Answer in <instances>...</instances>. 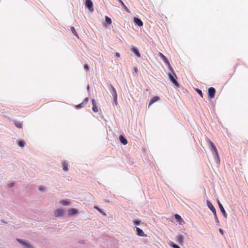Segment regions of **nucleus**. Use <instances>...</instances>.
<instances>
[{"instance_id": "obj_1", "label": "nucleus", "mask_w": 248, "mask_h": 248, "mask_svg": "<svg viewBox=\"0 0 248 248\" xmlns=\"http://www.w3.org/2000/svg\"><path fill=\"white\" fill-rule=\"evenodd\" d=\"M170 72H169L168 74V76L169 77L170 81L177 87L179 86V84L176 78H177L176 75L172 68V70H170Z\"/></svg>"}, {"instance_id": "obj_2", "label": "nucleus", "mask_w": 248, "mask_h": 248, "mask_svg": "<svg viewBox=\"0 0 248 248\" xmlns=\"http://www.w3.org/2000/svg\"><path fill=\"white\" fill-rule=\"evenodd\" d=\"M206 203H207V205L208 207L212 212V213L214 215L216 222L217 223H219V220H218L216 210L215 208L214 207V206H213L212 203L210 201H207Z\"/></svg>"}, {"instance_id": "obj_3", "label": "nucleus", "mask_w": 248, "mask_h": 248, "mask_svg": "<svg viewBox=\"0 0 248 248\" xmlns=\"http://www.w3.org/2000/svg\"><path fill=\"white\" fill-rule=\"evenodd\" d=\"M16 241L22 246L23 248H33V246L28 241L20 238H17Z\"/></svg>"}, {"instance_id": "obj_4", "label": "nucleus", "mask_w": 248, "mask_h": 248, "mask_svg": "<svg viewBox=\"0 0 248 248\" xmlns=\"http://www.w3.org/2000/svg\"><path fill=\"white\" fill-rule=\"evenodd\" d=\"M85 5V7L88 8L90 12H93V3L91 0H86Z\"/></svg>"}, {"instance_id": "obj_5", "label": "nucleus", "mask_w": 248, "mask_h": 248, "mask_svg": "<svg viewBox=\"0 0 248 248\" xmlns=\"http://www.w3.org/2000/svg\"><path fill=\"white\" fill-rule=\"evenodd\" d=\"M108 89L112 95V98H116V97H117V92L113 85L111 84L108 85Z\"/></svg>"}, {"instance_id": "obj_6", "label": "nucleus", "mask_w": 248, "mask_h": 248, "mask_svg": "<svg viewBox=\"0 0 248 248\" xmlns=\"http://www.w3.org/2000/svg\"><path fill=\"white\" fill-rule=\"evenodd\" d=\"M159 55L162 61L165 63L166 65H168L169 69L170 70H172V67L171 66L168 59L161 53H160Z\"/></svg>"}, {"instance_id": "obj_7", "label": "nucleus", "mask_w": 248, "mask_h": 248, "mask_svg": "<svg viewBox=\"0 0 248 248\" xmlns=\"http://www.w3.org/2000/svg\"><path fill=\"white\" fill-rule=\"evenodd\" d=\"M211 152L212 153V154H213V155L214 156L216 163L217 164H218L220 162V160H219V155H218V153L217 150V148L215 149H214V150H212L211 151Z\"/></svg>"}, {"instance_id": "obj_8", "label": "nucleus", "mask_w": 248, "mask_h": 248, "mask_svg": "<svg viewBox=\"0 0 248 248\" xmlns=\"http://www.w3.org/2000/svg\"><path fill=\"white\" fill-rule=\"evenodd\" d=\"M216 90L214 88L210 87L208 89V95L211 98H213L215 97Z\"/></svg>"}, {"instance_id": "obj_9", "label": "nucleus", "mask_w": 248, "mask_h": 248, "mask_svg": "<svg viewBox=\"0 0 248 248\" xmlns=\"http://www.w3.org/2000/svg\"><path fill=\"white\" fill-rule=\"evenodd\" d=\"M54 214L56 217H62L63 214V210L62 209H57L54 211Z\"/></svg>"}, {"instance_id": "obj_10", "label": "nucleus", "mask_w": 248, "mask_h": 248, "mask_svg": "<svg viewBox=\"0 0 248 248\" xmlns=\"http://www.w3.org/2000/svg\"><path fill=\"white\" fill-rule=\"evenodd\" d=\"M217 203H218V206H219V208L220 209V210L221 213L223 214L224 217L226 218L227 217V215L222 205L221 204V203L219 202V201H217Z\"/></svg>"}, {"instance_id": "obj_11", "label": "nucleus", "mask_w": 248, "mask_h": 248, "mask_svg": "<svg viewBox=\"0 0 248 248\" xmlns=\"http://www.w3.org/2000/svg\"><path fill=\"white\" fill-rule=\"evenodd\" d=\"M131 51L135 54V55L138 57H140V53L138 50V49L135 47V46H132L131 49Z\"/></svg>"}, {"instance_id": "obj_12", "label": "nucleus", "mask_w": 248, "mask_h": 248, "mask_svg": "<svg viewBox=\"0 0 248 248\" xmlns=\"http://www.w3.org/2000/svg\"><path fill=\"white\" fill-rule=\"evenodd\" d=\"M207 142L208 143V144L209 145V148L212 151V150H214V149H215L216 148V147L215 146L214 143L209 139L207 140Z\"/></svg>"}, {"instance_id": "obj_13", "label": "nucleus", "mask_w": 248, "mask_h": 248, "mask_svg": "<svg viewBox=\"0 0 248 248\" xmlns=\"http://www.w3.org/2000/svg\"><path fill=\"white\" fill-rule=\"evenodd\" d=\"M134 22L135 25H137L139 27H141L143 25V23L142 21L138 18L135 17L134 18Z\"/></svg>"}, {"instance_id": "obj_14", "label": "nucleus", "mask_w": 248, "mask_h": 248, "mask_svg": "<svg viewBox=\"0 0 248 248\" xmlns=\"http://www.w3.org/2000/svg\"><path fill=\"white\" fill-rule=\"evenodd\" d=\"M175 240L180 244L182 245L184 240V237L182 235H177L175 238Z\"/></svg>"}, {"instance_id": "obj_15", "label": "nucleus", "mask_w": 248, "mask_h": 248, "mask_svg": "<svg viewBox=\"0 0 248 248\" xmlns=\"http://www.w3.org/2000/svg\"><path fill=\"white\" fill-rule=\"evenodd\" d=\"M78 213V211L75 208H71L68 210V214L69 216H73L76 215Z\"/></svg>"}, {"instance_id": "obj_16", "label": "nucleus", "mask_w": 248, "mask_h": 248, "mask_svg": "<svg viewBox=\"0 0 248 248\" xmlns=\"http://www.w3.org/2000/svg\"><path fill=\"white\" fill-rule=\"evenodd\" d=\"M136 232H137V233H136L137 235H138L140 236H146V235L144 234L143 231L139 228H138V227L136 228Z\"/></svg>"}, {"instance_id": "obj_17", "label": "nucleus", "mask_w": 248, "mask_h": 248, "mask_svg": "<svg viewBox=\"0 0 248 248\" xmlns=\"http://www.w3.org/2000/svg\"><path fill=\"white\" fill-rule=\"evenodd\" d=\"M175 218L178 220L180 224H183L185 223L184 220L178 214L174 215Z\"/></svg>"}, {"instance_id": "obj_18", "label": "nucleus", "mask_w": 248, "mask_h": 248, "mask_svg": "<svg viewBox=\"0 0 248 248\" xmlns=\"http://www.w3.org/2000/svg\"><path fill=\"white\" fill-rule=\"evenodd\" d=\"M119 140L124 145H126L127 143V140L122 135L120 136Z\"/></svg>"}, {"instance_id": "obj_19", "label": "nucleus", "mask_w": 248, "mask_h": 248, "mask_svg": "<svg viewBox=\"0 0 248 248\" xmlns=\"http://www.w3.org/2000/svg\"><path fill=\"white\" fill-rule=\"evenodd\" d=\"M159 99V97L158 96H155L150 101L149 106L151 105L155 102L157 101Z\"/></svg>"}, {"instance_id": "obj_20", "label": "nucleus", "mask_w": 248, "mask_h": 248, "mask_svg": "<svg viewBox=\"0 0 248 248\" xmlns=\"http://www.w3.org/2000/svg\"><path fill=\"white\" fill-rule=\"evenodd\" d=\"M62 168H63V170L65 171H68V163H66L65 161H63L62 162Z\"/></svg>"}, {"instance_id": "obj_21", "label": "nucleus", "mask_w": 248, "mask_h": 248, "mask_svg": "<svg viewBox=\"0 0 248 248\" xmlns=\"http://www.w3.org/2000/svg\"><path fill=\"white\" fill-rule=\"evenodd\" d=\"M122 5V6L124 8L125 11L128 13H130L128 8L126 6L124 3L121 0H117Z\"/></svg>"}, {"instance_id": "obj_22", "label": "nucleus", "mask_w": 248, "mask_h": 248, "mask_svg": "<svg viewBox=\"0 0 248 248\" xmlns=\"http://www.w3.org/2000/svg\"><path fill=\"white\" fill-rule=\"evenodd\" d=\"M60 203L64 206H67L70 204L69 202L66 200H61Z\"/></svg>"}, {"instance_id": "obj_23", "label": "nucleus", "mask_w": 248, "mask_h": 248, "mask_svg": "<svg viewBox=\"0 0 248 248\" xmlns=\"http://www.w3.org/2000/svg\"><path fill=\"white\" fill-rule=\"evenodd\" d=\"M25 144V142L24 140H20L18 142V145L20 147H24Z\"/></svg>"}, {"instance_id": "obj_24", "label": "nucleus", "mask_w": 248, "mask_h": 248, "mask_svg": "<svg viewBox=\"0 0 248 248\" xmlns=\"http://www.w3.org/2000/svg\"><path fill=\"white\" fill-rule=\"evenodd\" d=\"M38 190L42 192H44L46 191V187L44 186H40L38 187Z\"/></svg>"}, {"instance_id": "obj_25", "label": "nucleus", "mask_w": 248, "mask_h": 248, "mask_svg": "<svg viewBox=\"0 0 248 248\" xmlns=\"http://www.w3.org/2000/svg\"><path fill=\"white\" fill-rule=\"evenodd\" d=\"M105 21L108 25L111 24L112 23L111 18L108 17V16H105Z\"/></svg>"}, {"instance_id": "obj_26", "label": "nucleus", "mask_w": 248, "mask_h": 248, "mask_svg": "<svg viewBox=\"0 0 248 248\" xmlns=\"http://www.w3.org/2000/svg\"><path fill=\"white\" fill-rule=\"evenodd\" d=\"M94 208L96 209L97 211H98L101 214H102L103 216H106V214L105 213H104L101 209H100L97 206H94Z\"/></svg>"}, {"instance_id": "obj_27", "label": "nucleus", "mask_w": 248, "mask_h": 248, "mask_svg": "<svg viewBox=\"0 0 248 248\" xmlns=\"http://www.w3.org/2000/svg\"><path fill=\"white\" fill-rule=\"evenodd\" d=\"M15 124L18 128H21L22 127V123H20L19 122H16L15 123Z\"/></svg>"}, {"instance_id": "obj_28", "label": "nucleus", "mask_w": 248, "mask_h": 248, "mask_svg": "<svg viewBox=\"0 0 248 248\" xmlns=\"http://www.w3.org/2000/svg\"><path fill=\"white\" fill-rule=\"evenodd\" d=\"M133 223L135 225H139L140 223V220L139 219H135L133 220Z\"/></svg>"}, {"instance_id": "obj_29", "label": "nucleus", "mask_w": 248, "mask_h": 248, "mask_svg": "<svg viewBox=\"0 0 248 248\" xmlns=\"http://www.w3.org/2000/svg\"><path fill=\"white\" fill-rule=\"evenodd\" d=\"M71 31L72 32V33H73V34H74L75 36H78L76 30L74 27H72L71 28Z\"/></svg>"}, {"instance_id": "obj_30", "label": "nucleus", "mask_w": 248, "mask_h": 248, "mask_svg": "<svg viewBox=\"0 0 248 248\" xmlns=\"http://www.w3.org/2000/svg\"><path fill=\"white\" fill-rule=\"evenodd\" d=\"M93 110L94 112H97L98 111V108H97V107L96 106V105H93Z\"/></svg>"}, {"instance_id": "obj_31", "label": "nucleus", "mask_w": 248, "mask_h": 248, "mask_svg": "<svg viewBox=\"0 0 248 248\" xmlns=\"http://www.w3.org/2000/svg\"><path fill=\"white\" fill-rule=\"evenodd\" d=\"M170 246L171 247H172L173 248H180V247L179 246H178L173 243H172V244L170 245Z\"/></svg>"}, {"instance_id": "obj_32", "label": "nucleus", "mask_w": 248, "mask_h": 248, "mask_svg": "<svg viewBox=\"0 0 248 248\" xmlns=\"http://www.w3.org/2000/svg\"><path fill=\"white\" fill-rule=\"evenodd\" d=\"M88 98H86L85 99H84V100L83 101L82 103H83V105H85L88 102Z\"/></svg>"}, {"instance_id": "obj_33", "label": "nucleus", "mask_w": 248, "mask_h": 248, "mask_svg": "<svg viewBox=\"0 0 248 248\" xmlns=\"http://www.w3.org/2000/svg\"><path fill=\"white\" fill-rule=\"evenodd\" d=\"M197 92L202 97H203L202 93V92L201 90H200L199 89L197 90Z\"/></svg>"}, {"instance_id": "obj_34", "label": "nucleus", "mask_w": 248, "mask_h": 248, "mask_svg": "<svg viewBox=\"0 0 248 248\" xmlns=\"http://www.w3.org/2000/svg\"><path fill=\"white\" fill-rule=\"evenodd\" d=\"M83 105H84L83 104V103H80V104H78V105H77V106H76V107H77V108H82V107Z\"/></svg>"}, {"instance_id": "obj_35", "label": "nucleus", "mask_w": 248, "mask_h": 248, "mask_svg": "<svg viewBox=\"0 0 248 248\" xmlns=\"http://www.w3.org/2000/svg\"><path fill=\"white\" fill-rule=\"evenodd\" d=\"M84 68L85 69L88 70L89 68V65H88V64H85L84 65Z\"/></svg>"}, {"instance_id": "obj_36", "label": "nucleus", "mask_w": 248, "mask_h": 248, "mask_svg": "<svg viewBox=\"0 0 248 248\" xmlns=\"http://www.w3.org/2000/svg\"><path fill=\"white\" fill-rule=\"evenodd\" d=\"M113 99L114 103L117 105V97H116V98H112Z\"/></svg>"}, {"instance_id": "obj_37", "label": "nucleus", "mask_w": 248, "mask_h": 248, "mask_svg": "<svg viewBox=\"0 0 248 248\" xmlns=\"http://www.w3.org/2000/svg\"><path fill=\"white\" fill-rule=\"evenodd\" d=\"M92 105L93 106V105H96V102H95V100L94 99H93L92 100Z\"/></svg>"}, {"instance_id": "obj_38", "label": "nucleus", "mask_w": 248, "mask_h": 248, "mask_svg": "<svg viewBox=\"0 0 248 248\" xmlns=\"http://www.w3.org/2000/svg\"><path fill=\"white\" fill-rule=\"evenodd\" d=\"M14 186V184L13 183H11L8 185V186L9 187H12Z\"/></svg>"}, {"instance_id": "obj_39", "label": "nucleus", "mask_w": 248, "mask_h": 248, "mask_svg": "<svg viewBox=\"0 0 248 248\" xmlns=\"http://www.w3.org/2000/svg\"><path fill=\"white\" fill-rule=\"evenodd\" d=\"M116 56L117 57H120V53H118V52H116Z\"/></svg>"}, {"instance_id": "obj_40", "label": "nucleus", "mask_w": 248, "mask_h": 248, "mask_svg": "<svg viewBox=\"0 0 248 248\" xmlns=\"http://www.w3.org/2000/svg\"><path fill=\"white\" fill-rule=\"evenodd\" d=\"M219 232L221 234H223V230H222L221 229H219Z\"/></svg>"}, {"instance_id": "obj_41", "label": "nucleus", "mask_w": 248, "mask_h": 248, "mask_svg": "<svg viewBox=\"0 0 248 248\" xmlns=\"http://www.w3.org/2000/svg\"><path fill=\"white\" fill-rule=\"evenodd\" d=\"M89 89H90V87H89V86L88 85V86H87V90H89Z\"/></svg>"}]
</instances>
